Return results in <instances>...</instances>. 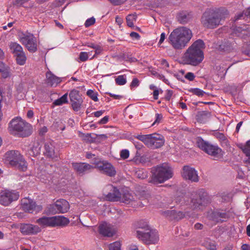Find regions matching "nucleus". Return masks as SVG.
<instances>
[{
    "label": "nucleus",
    "instance_id": "1",
    "mask_svg": "<svg viewBox=\"0 0 250 250\" xmlns=\"http://www.w3.org/2000/svg\"><path fill=\"white\" fill-rule=\"evenodd\" d=\"M205 47L202 40H198L194 42L184 53L182 58L183 63L193 66L199 65L204 59L203 50Z\"/></svg>",
    "mask_w": 250,
    "mask_h": 250
},
{
    "label": "nucleus",
    "instance_id": "2",
    "mask_svg": "<svg viewBox=\"0 0 250 250\" xmlns=\"http://www.w3.org/2000/svg\"><path fill=\"white\" fill-rule=\"evenodd\" d=\"M192 37L191 30L185 27L174 29L169 35L168 41L172 46L176 49L184 48Z\"/></svg>",
    "mask_w": 250,
    "mask_h": 250
},
{
    "label": "nucleus",
    "instance_id": "3",
    "mask_svg": "<svg viewBox=\"0 0 250 250\" xmlns=\"http://www.w3.org/2000/svg\"><path fill=\"white\" fill-rule=\"evenodd\" d=\"M9 130L13 135L26 137L31 134L32 126L21 118L17 117L10 122Z\"/></svg>",
    "mask_w": 250,
    "mask_h": 250
},
{
    "label": "nucleus",
    "instance_id": "4",
    "mask_svg": "<svg viewBox=\"0 0 250 250\" xmlns=\"http://www.w3.org/2000/svg\"><path fill=\"white\" fill-rule=\"evenodd\" d=\"M172 176L173 171L171 167L168 164L164 163L156 167L152 180L154 184L163 183Z\"/></svg>",
    "mask_w": 250,
    "mask_h": 250
},
{
    "label": "nucleus",
    "instance_id": "5",
    "mask_svg": "<svg viewBox=\"0 0 250 250\" xmlns=\"http://www.w3.org/2000/svg\"><path fill=\"white\" fill-rule=\"evenodd\" d=\"M222 19V17L220 12L210 10L204 13L201 19V22L205 27L208 28H214L220 24Z\"/></svg>",
    "mask_w": 250,
    "mask_h": 250
},
{
    "label": "nucleus",
    "instance_id": "6",
    "mask_svg": "<svg viewBox=\"0 0 250 250\" xmlns=\"http://www.w3.org/2000/svg\"><path fill=\"white\" fill-rule=\"evenodd\" d=\"M140 227L145 229L147 231L144 232L142 231L137 230V236L139 239L146 244H154L158 242L159 236L158 232L155 229H150L146 222H145L144 225H140Z\"/></svg>",
    "mask_w": 250,
    "mask_h": 250
},
{
    "label": "nucleus",
    "instance_id": "7",
    "mask_svg": "<svg viewBox=\"0 0 250 250\" xmlns=\"http://www.w3.org/2000/svg\"><path fill=\"white\" fill-rule=\"evenodd\" d=\"M137 138L152 149L161 147L165 144L164 136L157 133L139 135Z\"/></svg>",
    "mask_w": 250,
    "mask_h": 250
},
{
    "label": "nucleus",
    "instance_id": "8",
    "mask_svg": "<svg viewBox=\"0 0 250 250\" xmlns=\"http://www.w3.org/2000/svg\"><path fill=\"white\" fill-rule=\"evenodd\" d=\"M196 144L199 148L215 159H220L223 156V151L217 146L211 145L201 138H198Z\"/></svg>",
    "mask_w": 250,
    "mask_h": 250
},
{
    "label": "nucleus",
    "instance_id": "9",
    "mask_svg": "<svg viewBox=\"0 0 250 250\" xmlns=\"http://www.w3.org/2000/svg\"><path fill=\"white\" fill-rule=\"evenodd\" d=\"M19 41L24 45L30 52H35L37 50V41L33 34L29 33H21L19 35Z\"/></svg>",
    "mask_w": 250,
    "mask_h": 250
},
{
    "label": "nucleus",
    "instance_id": "10",
    "mask_svg": "<svg viewBox=\"0 0 250 250\" xmlns=\"http://www.w3.org/2000/svg\"><path fill=\"white\" fill-rule=\"evenodd\" d=\"M20 197L19 192L13 190L5 189L0 192V204L8 206Z\"/></svg>",
    "mask_w": 250,
    "mask_h": 250
},
{
    "label": "nucleus",
    "instance_id": "11",
    "mask_svg": "<svg viewBox=\"0 0 250 250\" xmlns=\"http://www.w3.org/2000/svg\"><path fill=\"white\" fill-rule=\"evenodd\" d=\"M69 203L64 199L57 200L54 204L50 205L49 211L52 213H64L69 209Z\"/></svg>",
    "mask_w": 250,
    "mask_h": 250
},
{
    "label": "nucleus",
    "instance_id": "12",
    "mask_svg": "<svg viewBox=\"0 0 250 250\" xmlns=\"http://www.w3.org/2000/svg\"><path fill=\"white\" fill-rule=\"evenodd\" d=\"M21 206L23 210L29 213H37L42 210V206L36 204L32 199L24 198L21 200Z\"/></svg>",
    "mask_w": 250,
    "mask_h": 250
},
{
    "label": "nucleus",
    "instance_id": "13",
    "mask_svg": "<svg viewBox=\"0 0 250 250\" xmlns=\"http://www.w3.org/2000/svg\"><path fill=\"white\" fill-rule=\"evenodd\" d=\"M94 164L99 170L110 176H113L116 174L114 167L107 161H95Z\"/></svg>",
    "mask_w": 250,
    "mask_h": 250
},
{
    "label": "nucleus",
    "instance_id": "14",
    "mask_svg": "<svg viewBox=\"0 0 250 250\" xmlns=\"http://www.w3.org/2000/svg\"><path fill=\"white\" fill-rule=\"evenodd\" d=\"M104 195L108 201H120L121 193L117 188L112 185H108L104 189Z\"/></svg>",
    "mask_w": 250,
    "mask_h": 250
},
{
    "label": "nucleus",
    "instance_id": "15",
    "mask_svg": "<svg viewBox=\"0 0 250 250\" xmlns=\"http://www.w3.org/2000/svg\"><path fill=\"white\" fill-rule=\"evenodd\" d=\"M183 178L191 182H197L199 181L197 171L193 167L188 166H184L182 172Z\"/></svg>",
    "mask_w": 250,
    "mask_h": 250
},
{
    "label": "nucleus",
    "instance_id": "16",
    "mask_svg": "<svg viewBox=\"0 0 250 250\" xmlns=\"http://www.w3.org/2000/svg\"><path fill=\"white\" fill-rule=\"evenodd\" d=\"M99 231L100 233L104 236L111 237L115 234L117 229L111 224L103 222L99 225Z\"/></svg>",
    "mask_w": 250,
    "mask_h": 250
},
{
    "label": "nucleus",
    "instance_id": "17",
    "mask_svg": "<svg viewBox=\"0 0 250 250\" xmlns=\"http://www.w3.org/2000/svg\"><path fill=\"white\" fill-rule=\"evenodd\" d=\"M22 156L18 151L12 150L5 154V161L12 167L16 166L17 163L21 160Z\"/></svg>",
    "mask_w": 250,
    "mask_h": 250
},
{
    "label": "nucleus",
    "instance_id": "18",
    "mask_svg": "<svg viewBox=\"0 0 250 250\" xmlns=\"http://www.w3.org/2000/svg\"><path fill=\"white\" fill-rule=\"evenodd\" d=\"M208 203V200L206 194L202 196L197 195L193 197L191 201V207L194 209H202L203 207L205 206Z\"/></svg>",
    "mask_w": 250,
    "mask_h": 250
},
{
    "label": "nucleus",
    "instance_id": "19",
    "mask_svg": "<svg viewBox=\"0 0 250 250\" xmlns=\"http://www.w3.org/2000/svg\"><path fill=\"white\" fill-rule=\"evenodd\" d=\"M21 232L24 235H34L41 231V228L32 224H23L21 226Z\"/></svg>",
    "mask_w": 250,
    "mask_h": 250
},
{
    "label": "nucleus",
    "instance_id": "20",
    "mask_svg": "<svg viewBox=\"0 0 250 250\" xmlns=\"http://www.w3.org/2000/svg\"><path fill=\"white\" fill-rule=\"evenodd\" d=\"M45 76L46 83L51 87H56L62 81V78L56 76L50 71L46 73Z\"/></svg>",
    "mask_w": 250,
    "mask_h": 250
},
{
    "label": "nucleus",
    "instance_id": "21",
    "mask_svg": "<svg viewBox=\"0 0 250 250\" xmlns=\"http://www.w3.org/2000/svg\"><path fill=\"white\" fill-rule=\"evenodd\" d=\"M136 196H134L128 191H125L121 193L120 202L135 206L138 205L136 204Z\"/></svg>",
    "mask_w": 250,
    "mask_h": 250
},
{
    "label": "nucleus",
    "instance_id": "22",
    "mask_svg": "<svg viewBox=\"0 0 250 250\" xmlns=\"http://www.w3.org/2000/svg\"><path fill=\"white\" fill-rule=\"evenodd\" d=\"M72 166L75 170L79 174H82L88 172L93 168L92 166L84 163H73Z\"/></svg>",
    "mask_w": 250,
    "mask_h": 250
},
{
    "label": "nucleus",
    "instance_id": "23",
    "mask_svg": "<svg viewBox=\"0 0 250 250\" xmlns=\"http://www.w3.org/2000/svg\"><path fill=\"white\" fill-rule=\"evenodd\" d=\"M36 223L43 228L54 227L53 217H43L40 218L36 220Z\"/></svg>",
    "mask_w": 250,
    "mask_h": 250
},
{
    "label": "nucleus",
    "instance_id": "24",
    "mask_svg": "<svg viewBox=\"0 0 250 250\" xmlns=\"http://www.w3.org/2000/svg\"><path fill=\"white\" fill-rule=\"evenodd\" d=\"M44 153L49 157L54 158L57 157V154L55 150V147L52 143L46 142L44 145Z\"/></svg>",
    "mask_w": 250,
    "mask_h": 250
},
{
    "label": "nucleus",
    "instance_id": "25",
    "mask_svg": "<svg viewBox=\"0 0 250 250\" xmlns=\"http://www.w3.org/2000/svg\"><path fill=\"white\" fill-rule=\"evenodd\" d=\"M234 32L238 36L245 38L250 34V27L246 25L242 27H238L234 29Z\"/></svg>",
    "mask_w": 250,
    "mask_h": 250
},
{
    "label": "nucleus",
    "instance_id": "26",
    "mask_svg": "<svg viewBox=\"0 0 250 250\" xmlns=\"http://www.w3.org/2000/svg\"><path fill=\"white\" fill-rule=\"evenodd\" d=\"M53 219L54 227L66 226L69 223V219L63 216H53Z\"/></svg>",
    "mask_w": 250,
    "mask_h": 250
},
{
    "label": "nucleus",
    "instance_id": "27",
    "mask_svg": "<svg viewBox=\"0 0 250 250\" xmlns=\"http://www.w3.org/2000/svg\"><path fill=\"white\" fill-rule=\"evenodd\" d=\"M9 47L11 53L13 54L14 56L17 54L21 53L23 51L22 46L16 42H11L9 44Z\"/></svg>",
    "mask_w": 250,
    "mask_h": 250
},
{
    "label": "nucleus",
    "instance_id": "28",
    "mask_svg": "<svg viewBox=\"0 0 250 250\" xmlns=\"http://www.w3.org/2000/svg\"><path fill=\"white\" fill-rule=\"evenodd\" d=\"M14 57L16 58V62L18 64L23 65L25 63L26 56L23 51L21 53L17 54Z\"/></svg>",
    "mask_w": 250,
    "mask_h": 250
},
{
    "label": "nucleus",
    "instance_id": "29",
    "mask_svg": "<svg viewBox=\"0 0 250 250\" xmlns=\"http://www.w3.org/2000/svg\"><path fill=\"white\" fill-rule=\"evenodd\" d=\"M14 167L20 170L25 171L27 170V164L23 157H22L21 160L17 163L16 166H14Z\"/></svg>",
    "mask_w": 250,
    "mask_h": 250
},
{
    "label": "nucleus",
    "instance_id": "30",
    "mask_svg": "<svg viewBox=\"0 0 250 250\" xmlns=\"http://www.w3.org/2000/svg\"><path fill=\"white\" fill-rule=\"evenodd\" d=\"M137 16L135 14H130L126 17L127 24L129 27H133L134 24L136 21Z\"/></svg>",
    "mask_w": 250,
    "mask_h": 250
},
{
    "label": "nucleus",
    "instance_id": "31",
    "mask_svg": "<svg viewBox=\"0 0 250 250\" xmlns=\"http://www.w3.org/2000/svg\"><path fill=\"white\" fill-rule=\"evenodd\" d=\"M69 97L70 101H74V100L78 101V100L83 99L79 94V92L75 89L71 91L69 93Z\"/></svg>",
    "mask_w": 250,
    "mask_h": 250
},
{
    "label": "nucleus",
    "instance_id": "32",
    "mask_svg": "<svg viewBox=\"0 0 250 250\" xmlns=\"http://www.w3.org/2000/svg\"><path fill=\"white\" fill-rule=\"evenodd\" d=\"M71 105L72 108L74 111H79L82 106V104L83 102V99L82 100H78V101L74 100V101H71Z\"/></svg>",
    "mask_w": 250,
    "mask_h": 250
},
{
    "label": "nucleus",
    "instance_id": "33",
    "mask_svg": "<svg viewBox=\"0 0 250 250\" xmlns=\"http://www.w3.org/2000/svg\"><path fill=\"white\" fill-rule=\"evenodd\" d=\"M240 148L246 156L250 155V140L248 141L245 145H240Z\"/></svg>",
    "mask_w": 250,
    "mask_h": 250
},
{
    "label": "nucleus",
    "instance_id": "34",
    "mask_svg": "<svg viewBox=\"0 0 250 250\" xmlns=\"http://www.w3.org/2000/svg\"><path fill=\"white\" fill-rule=\"evenodd\" d=\"M67 94L66 93L62 96L60 98L55 101L54 104L56 105H61L63 104L67 103Z\"/></svg>",
    "mask_w": 250,
    "mask_h": 250
},
{
    "label": "nucleus",
    "instance_id": "35",
    "mask_svg": "<svg viewBox=\"0 0 250 250\" xmlns=\"http://www.w3.org/2000/svg\"><path fill=\"white\" fill-rule=\"evenodd\" d=\"M40 147L38 144H35L30 148L29 154L33 156H36L40 153Z\"/></svg>",
    "mask_w": 250,
    "mask_h": 250
},
{
    "label": "nucleus",
    "instance_id": "36",
    "mask_svg": "<svg viewBox=\"0 0 250 250\" xmlns=\"http://www.w3.org/2000/svg\"><path fill=\"white\" fill-rule=\"evenodd\" d=\"M116 84L119 85H124L126 83V77L125 75H120L115 79Z\"/></svg>",
    "mask_w": 250,
    "mask_h": 250
},
{
    "label": "nucleus",
    "instance_id": "37",
    "mask_svg": "<svg viewBox=\"0 0 250 250\" xmlns=\"http://www.w3.org/2000/svg\"><path fill=\"white\" fill-rule=\"evenodd\" d=\"M86 94L94 101L97 102L98 101L97 92L91 89H89L87 91Z\"/></svg>",
    "mask_w": 250,
    "mask_h": 250
},
{
    "label": "nucleus",
    "instance_id": "38",
    "mask_svg": "<svg viewBox=\"0 0 250 250\" xmlns=\"http://www.w3.org/2000/svg\"><path fill=\"white\" fill-rule=\"evenodd\" d=\"M121 246L120 242L116 241L109 245V250H121Z\"/></svg>",
    "mask_w": 250,
    "mask_h": 250
},
{
    "label": "nucleus",
    "instance_id": "39",
    "mask_svg": "<svg viewBox=\"0 0 250 250\" xmlns=\"http://www.w3.org/2000/svg\"><path fill=\"white\" fill-rule=\"evenodd\" d=\"M190 91L193 94L199 97H202L205 94V92L203 90L197 88H192L190 90Z\"/></svg>",
    "mask_w": 250,
    "mask_h": 250
},
{
    "label": "nucleus",
    "instance_id": "40",
    "mask_svg": "<svg viewBox=\"0 0 250 250\" xmlns=\"http://www.w3.org/2000/svg\"><path fill=\"white\" fill-rule=\"evenodd\" d=\"M186 216L185 213L182 211L176 212L174 210V213L173 216V219L179 220L183 218Z\"/></svg>",
    "mask_w": 250,
    "mask_h": 250
},
{
    "label": "nucleus",
    "instance_id": "41",
    "mask_svg": "<svg viewBox=\"0 0 250 250\" xmlns=\"http://www.w3.org/2000/svg\"><path fill=\"white\" fill-rule=\"evenodd\" d=\"M90 52H82L80 54L79 58L82 62L86 61L88 58V56L90 55Z\"/></svg>",
    "mask_w": 250,
    "mask_h": 250
},
{
    "label": "nucleus",
    "instance_id": "42",
    "mask_svg": "<svg viewBox=\"0 0 250 250\" xmlns=\"http://www.w3.org/2000/svg\"><path fill=\"white\" fill-rule=\"evenodd\" d=\"M205 246L209 250H216V246L213 242L208 241L206 242Z\"/></svg>",
    "mask_w": 250,
    "mask_h": 250
},
{
    "label": "nucleus",
    "instance_id": "43",
    "mask_svg": "<svg viewBox=\"0 0 250 250\" xmlns=\"http://www.w3.org/2000/svg\"><path fill=\"white\" fill-rule=\"evenodd\" d=\"M95 22V19L93 17H91L90 18L86 20L84 23V25L86 27H89L93 24H94Z\"/></svg>",
    "mask_w": 250,
    "mask_h": 250
},
{
    "label": "nucleus",
    "instance_id": "44",
    "mask_svg": "<svg viewBox=\"0 0 250 250\" xmlns=\"http://www.w3.org/2000/svg\"><path fill=\"white\" fill-rule=\"evenodd\" d=\"M174 213V210H167L163 212V214L167 217L169 218L170 219H173V214Z\"/></svg>",
    "mask_w": 250,
    "mask_h": 250
},
{
    "label": "nucleus",
    "instance_id": "45",
    "mask_svg": "<svg viewBox=\"0 0 250 250\" xmlns=\"http://www.w3.org/2000/svg\"><path fill=\"white\" fill-rule=\"evenodd\" d=\"M129 152L127 149L122 150L120 153V156L122 158L125 159L129 157Z\"/></svg>",
    "mask_w": 250,
    "mask_h": 250
},
{
    "label": "nucleus",
    "instance_id": "46",
    "mask_svg": "<svg viewBox=\"0 0 250 250\" xmlns=\"http://www.w3.org/2000/svg\"><path fill=\"white\" fill-rule=\"evenodd\" d=\"M220 46V49L224 50L225 51H229L230 49V47H231V44L230 43H225L224 44H222Z\"/></svg>",
    "mask_w": 250,
    "mask_h": 250
},
{
    "label": "nucleus",
    "instance_id": "47",
    "mask_svg": "<svg viewBox=\"0 0 250 250\" xmlns=\"http://www.w3.org/2000/svg\"><path fill=\"white\" fill-rule=\"evenodd\" d=\"M0 72L2 73L3 78H7L9 75V68L7 66H6Z\"/></svg>",
    "mask_w": 250,
    "mask_h": 250
},
{
    "label": "nucleus",
    "instance_id": "48",
    "mask_svg": "<svg viewBox=\"0 0 250 250\" xmlns=\"http://www.w3.org/2000/svg\"><path fill=\"white\" fill-rule=\"evenodd\" d=\"M112 4L118 5L124 3L127 0H108Z\"/></svg>",
    "mask_w": 250,
    "mask_h": 250
},
{
    "label": "nucleus",
    "instance_id": "49",
    "mask_svg": "<svg viewBox=\"0 0 250 250\" xmlns=\"http://www.w3.org/2000/svg\"><path fill=\"white\" fill-rule=\"evenodd\" d=\"M162 117H163V116L161 114H160L158 113L156 114V119L152 125H154L155 124H158L160 123L162 119Z\"/></svg>",
    "mask_w": 250,
    "mask_h": 250
},
{
    "label": "nucleus",
    "instance_id": "50",
    "mask_svg": "<svg viewBox=\"0 0 250 250\" xmlns=\"http://www.w3.org/2000/svg\"><path fill=\"white\" fill-rule=\"evenodd\" d=\"M162 90L159 89H155L154 91H153L152 95L153 98L155 100H157L158 99L159 94L161 93H162Z\"/></svg>",
    "mask_w": 250,
    "mask_h": 250
},
{
    "label": "nucleus",
    "instance_id": "51",
    "mask_svg": "<svg viewBox=\"0 0 250 250\" xmlns=\"http://www.w3.org/2000/svg\"><path fill=\"white\" fill-rule=\"evenodd\" d=\"M185 78L189 81H193L195 78V76L193 73L188 72L186 75Z\"/></svg>",
    "mask_w": 250,
    "mask_h": 250
},
{
    "label": "nucleus",
    "instance_id": "52",
    "mask_svg": "<svg viewBox=\"0 0 250 250\" xmlns=\"http://www.w3.org/2000/svg\"><path fill=\"white\" fill-rule=\"evenodd\" d=\"M95 54L93 56H92L90 58V59H93L96 56V55L100 54L103 50L102 48L99 45H97V46L95 49Z\"/></svg>",
    "mask_w": 250,
    "mask_h": 250
},
{
    "label": "nucleus",
    "instance_id": "53",
    "mask_svg": "<svg viewBox=\"0 0 250 250\" xmlns=\"http://www.w3.org/2000/svg\"><path fill=\"white\" fill-rule=\"evenodd\" d=\"M244 15H245V13H244L240 12L239 13H237L234 17V21H236L238 20L244 18Z\"/></svg>",
    "mask_w": 250,
    "mask_h": 250
},
{
    "label": "nucleus",
    "instance_id": "54",
    "mask_svg": "<svg viewBox=\"0 0 250 250\" xmlns=\"http://www.w3.org/2000/svg\"><path fill=\"white\" fill-rule=\"evenodd\" d=\"M139 82L137 78H134L131 83V87H137L139 85Z\"/></svg>",
    "mask_w": 250,
    "mask_h": 250
},
{
    "label": "nucleus",
    "instance_id": "55",
    "mask_svg": "<svg viewBox=\"0 0 250 250\" xmlns=\"http://www.w3.org/2000/svg\"><path fill=\"white\" fill-rule=\"evenodd\" d=\"M146 198L145 199V197H142L141 200L143 201V202H141V204L142 206H145L149 202V200L148 199V197H149L148 195H147L146 196Z\"/></svg>",
    "mask_w": 250,
    "mask_h": 250
},
{
    "label": "nucleus",
    "instance_id": "56",
    "mask_svg": "<svg viewBox=\"0 0 250 250\" xmlns=\"http://www.w3.org/2000/svg\"><path fill=\"white\" fill-rule=\"evenodd\" d=\"M130 36L133 39H135L136 40H138L140 38V35H139L138 33H137L136 32H131L130 34Z\"/></svg>",
    "mask_w": 250,
    "mask_h": 250
},
{
    "label": "nucleus",
    "instance_id": "57",
    "mask_svg": "<svg viewBox=\"0 0 250 250\" xmlns=\"http://www.w3.org/2000/svg\"><path fill=\"white\" fill-rule=\"evenodd\" d=\"M108 119H109V118L108 116H104L99 121V124H105L107 123Z\"/></svg>",
    "mask_w": 250,
    "mask_h": 250
},
{
    "label": "nucleus",
    "instance_id": "58",
    "mask_svg": "<svg viewBox=\"0 0 250 250\" xmlns=\"http://www.w3.org/2000/svg\"><path fill=\"white\" fill-rule=\"evenodd\" d=\"M165 39H166V34L165 33H162L161 34L160 39L159 40L158 44H161L164 42Z\"/></svg>",
    "mask_w": 250,
    "mask_h": 250
},
{
    "label": "nucleus",
    "instance_id": "59",
    "mask_svg": "<svg viewBox=\"0 0 250 250\" xmlns=\"http://www.w3.org/2000/svg\"><path fill=\"white\" fill-rule=\"evenodd\" d=\"M104 112V110H99L93 113V114H94L95 117H99L103 115Z\"/></svg>",
    "mask_w": 250,
    "mask_h": 250
},
{
    "label": "nucleus",
    "instance_id": "60",
    "mask_svg": "<svg viewBox=\"0 0 250 250\" xmlns=\"http://www.w3.org/2000/svg\"><path fill=\"white\" fill-rule=\"evenodd\" d=\"M29 0H17L16 3L18 5L21 6L26 3Z\"/></svg>",
    "mask_w": 250,
    "mask_h": 250
},
{
    "label": "nucleus",
    "instance_id": "61",
    "mask_svg": "<svg viewBox=\"0 0 250 250\" xmlns=\"http://www.w3.org/2000/svg\"><path fill=\"white\" fill-rule=\"evenodd\" d=\"M108 94L110 97L113 98L115 99H120L122 98V96L119 95H116L111 93H109Z\"/></svg>",
    "mask_w": 250,
    "mask_h": 250
},
{
    "label": "nucleus",
    "instance_id": "62",
    "mask_svg": "<svg viewBox=\"0 0 250 250\" xmlns=\"http://www.w3.org/2000/svg\"><path fill=\"white\" fill-rule=\"evenodd\" d=\"M116 22L119 25H120L123 22V20L122 18H120L118 16L116 17Z\"/></svg>",
    "mask_w": 250,
    "mask_h": 250
},
{
    "label": "nucleus",
    "instance_id": "63",
    "mask_svg": "<svg viewBox=\"0 0 250 250\" xmlns=\"http://www.w3.org/2000/svg\"><path fill=\"white\" fill-rule=\"evenodd\" d=\"M241 249L242 250H250V246L247 244H244L242 246Z\"/></svg>",
    "mask_w": 250,
    "mask_h": 250
},
{
    "label": "nucleus",
    "instance_id": "64",
    "mask_svg": "<svg viewBox=\"0 0 250 250\" xmlns=\"http://www.w3.org/2000/svg\"><path fill=\"white\" fill-rule=\"evenodd\" d=\"M245 16L250 17V7L248 8L245 11Z\"/></svg>",
    "mask_w": 250,
    "mask_h": 250
}]
</instances>
